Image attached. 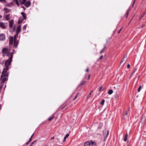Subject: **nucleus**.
Wrapping results in <instances>:
<instances>
[{"label":"nucleus","instance_id":"obj_12","mask_svg":"<svg viewBox=\"0 0 146 146\" xmlns=\"http://www.w3.org/2000/svg\"><path fill=\"white\" fill-rule=\"evenodd\" d=\"M13 23V19L11 20L9 22V26L10 28L12 27Z\"/></svg>","mask_w":146,"mask_h":146},{"label":"nucleus","instance_id":"obj_34","mask_svg":"<svg viewBox=\"0 0 146 146\" xmlns=\"http://www.w3.org/2000/svg\"><path fill=\"white\" fill-rule=\"evenodd\" d=\"M142 88V86H140L138 89V92H139L140 91L141 89Z\"/></svg>","mask_w":146,"mask_h":146},{"label":"nucleus","instance_id":"obj_16","mask_svg":"<svg viewBox=\"0 0 146 146\" xmlns=\"http://www.w3.org/2000/svg\"><path fill=\"white\" fill-rule=\"evenodd\" d=\"M4 10L5 11L6 13H9L10 11V9L6 7L4 9Z\"/></svg>","mask_w":146,"mask_h":146},{"label":"nucleus","instance_id":"obj_33","mask_svg":"<svg viewBox=\"0 0 146 146\" xmlns=\"http://www.w3.org/2000/svg\"><path fill=\"white\" fill-rule=\"evenodd\" d=\"M102 86H100L99 88V91L100 92H101V91H103V90H102Z\"/></svg>","mask_w":146,"mask_h":146},{"label":"nucleus","instance_id":"obj_49","mask_svg":"<svg viewBox=\"0 0 146 146\" xmlns=\"http://www.w3.org/2000/svg\"><path fill=\"white\" fill-rule=\"evenodd\" d=\"M13 2L16 3V2L18 1V0H13Z\"/></svg>","mask_w":146,"mask_h":146},{"label":"nucleus","instance_id":"obj_37","mask_svg":"<svg viewBox=\"0 0 146 146\" xmlns=\"http://www.w3.org/2000/svg\"><path fill=\"white\" fill-rule=\"evenodd\" d=\"M26 27H27V25H25L23 27V30H25V29H26Z\"/></svg>","mask_w":146,"mask_h":146},{"label":"nucleus","instance_id":"obj_46","mask_svg":"<svg viewBox=\"0 0 146 146\" xmlns=\"http://www.w3.org/2000/svg\"><path fill=\"white\" fill-rule=\"evenodd\" d=\"M127 67L128 68H129L130 67V65L129 64H128L127 65Z\"/></svg>","mask_w":146,"mask_h":146},{"label":"nucleus","instance_id":"obj_6","mask_svg":"<svg viewBox=\"0 0 146 146\" xmlns=\"http://www.w3.org/2000/svg\"><path fill=\"white\" fill-rule=\"evenodd\" d=\"M5 35L4 34H1L0 35V40H5Z\"/></svg>","mask_w":146,"mask_h":146},{"label":"nucleus","instance_id":"obj_8","mask_svg":"<svg viewBox=\"0 0 146 146\" xmlns=\"http://www.w3.org/2000/svg\"><path fill=\"white\" fill-rule=\"evenodd\" d=\"M21 25L18 26L17 28V30L16 31V33L19 34L21 31Z\"/></svg>","mask_w":146,"mask_h":146},{"label":"nucleus","instance_id":"obj_9","mask_svg":"<svg viewBox=\"0 0 146 146\" xmlns=\"http://www.w3.org/2000/svg\"><path fill=\"white\" fill-rule=\"evenodd\" d=\"M146 118L144 116H142L141 117V122L143 124L145 122V120Z\"/></svg>","mask_w":146,"mask_h":146},{"label":"nucleus","instance_id":"obj_42","mask_svg":"<svg viewBox=\"0 0 146 146\" xmlns=\"http://www.w3.org/2000/svg\"><path fill=\"white\" fill-rule=\"evenodd\" d=\"M137 70V68L135 69L134 70V71L132 73V74H133L134 72H135Z\"/></svg>","mask_w":146,"mask_h":146},{"label":"nucleus","instance_id":"obj_54","mask_svg":"<svg viewBox=\"0 0 146 146\" xmlns=\"http://www.w3.org/2000/svg\"><path fill=\"white\" fill-rule=\"evenodd\" d=\"M30 142H29V141L28 142H27V143H26V144L27 145H28V144L30 143Z\"/></svg>","mask_w":146,"mask_h":146},{"label":"nucleus","instance_id":"obj_51","mask_svg":"<svg viewBox=\"0 0 146 146\" xmlns=\"http://www.w3.org/2000/svg\"><path fill=\"white\" fill-rule=\"evenodd\" d=\"M135 1H134L133 3V4H132V6H133V5H134V3H135Z\"/></svg>","mask_w":146,"mask_h":146},{"label":"nucleus","instance_id":"obj_45","mask_svg":"<svg viewBox=\"0 0 146 146\" xmlns=\"http://www.w3.org/2000/svg\"><path fill=\"white\" fill-rule=\"evenodd\" d=\"M4 63V61H0V64H3Z\"/></svg>","mask_w":146,"mask_h":146},{"label":"nucleus","instance_id":"obj_22","mask_svg":"<svg viewBox=\"0 0 146 146\" xmlns=\"http://www.w3.org/2000/svg\"><path fill=\"white\" fill-rule=\"evenodd\" d=\"M86 83V81H82L80 83V84L79 85L80 86H81L82 85H83L85 83Z\"/></svg>","mask_w":146,"mask_h":146},{"label":"nucleus","instance_id":"obj_41","mask_svg":"<svg viewBox=\"0 0 146 146\" xmlns=\"http://www.w3.org/2000/svg\"><path fill=\"white\" fill-rule=\"evenodd\" d=\"M33 135V134L31 136V137L29 139V142H30L31 141V138L32 137Z\"/></svg>","mask_w":146,"mask_h":146},{"label":"nucleus","instance_id":"obj_7","mask_svg":"<svg viewBox=\"0 0 146 146\" xmlns=\"http://www.w3.org/2000/svg\"><path fill=\"white\" fill-rule=\"evenodd\" d=\"M1 79L2 80L1 84L3 85V83L5 81L7 80L8 78H4V77H2L1 78Z\"/></svg>","mask_w":146,"mask_h":146},{"label":"nucleus","instance_id":"obj_53","mask_svg":"<svg viewBox=\"0 0 146 146\" xmlns=\"http://www.w3.org/2000/svg\"><path fill=\"white\" fill-rule=\"evenodd\" d=\"M133 17L132 19H131V20L129 23V24L131 22V21H132V19H133Z\"/></svg>","mask_w":146,"mask_h":146},{"label":"nucleus","instance_id":"obj_60","mask_svg":"<svg viewBox=\"0 0 146 146\" xmlns=\"http://www.w3.org/2000/svg\"><path fill=\"white\" fill-rule=\"evenodd\" d=\"M13 53H15V52L14 50H13Z\"/></svg>","mask_w":146,"mask_h":146},{"label":"nucleus","instance_id":"obj_23","mask_svg":"<svg viewBox=\"0 0 146 146\" xmlns=\"http://www.w3.org/2000/svg\"><path fill=\"white\" fill-rule=\"evenodd\" d=\"M106 47L105 45H104V48L100 51V53L101 54L105 50V49H106Z\"/></svg>","mask_w":146,"mask_h":146},{"label":"nucleus","instance_id":"obj_64","mask_svg":"<svg viewBox=\"0 0 146 146\" xmlns=\"http://www.w3.org/2000/svg\"><path fill=\"white\" fill-rule=\"evenodd\" d=\"M29 146H32L31 145Z\"/></svg>","mask_w":146,"mask_h":146},{"label":"nucleus","instance_id":"obj_35","mask_svg":"<svg viewBox=\"0 0 146 146\" xmlns=\"http://www.w3.org/2000/svg\"><path fill=\"white\" fill-rule=\"evenodd\" d=\"M13 53V52H12L11 53H10V56L9 57H11L12 56V59Z\"/></svg>","mask_w":146,"mask_h":146},{"label":"nucleus","instance_id":"obj_50","mask_svg":"<svg viewBox=\"0 0 146 146\" xmlns=\"http://www.w3.org/2000/svg\"><path fill=\"white\" fill-rule=\"evenodd\" d=\"M121 29H122V28H121L120 29V30L119 31H118V33H120V31H121Z\"/></svg>","mask_w":146,"mask_h":146},{"label":"nucleus","instance_id":"obj_26","mask_svg":"<svg viewBox=\"0 0 146 146\" xmlns=\"http://www.w3.org/2000/svg\"><path fill=\"white\" fill-rule=\"evenodd\" d=\"M54 116L53 115H52V117H50L48 118V121H51L52 119L53 118H54Z\"/></svg>","mask_w":146,"mask_h":146},{"label":"nucleus","instance_id":"obj_57","mask_svg":"<svg viewBox=\"0 0 146 146\" xmlns=\"http://www.w3.org/2000/svg\"><path fill=\"white\" fill-rule=\"evenodd\" d=\"M92 146H96V144L94 145H92Z\"/></svg>","mask_w":146,"mask_h":146},{"label":"nucleus","instance_id":"obj_20","mask_svg":"<svg viewBox=\"0 0 146 146\" xmlns=\"http://www.w3.org/2000/svg\"><path fill=\"white\" fill-rule=\"evenodd\" d=\"M69 134H67L66 135H65V137H64V139L63 140V142H64L66 140V139L69 136Z\"/></svg>","mask_w":146,"mask_h":146},{"label":"nucleus","instance_id":"obj_17","mask_svg":"<svg viewBox=\"0 0 146 146\" xmlns=\"http://www.w3.org/2000/svg\"><path fill=\"white\" fill-rule=\"evenodd\" d=\"M90 143L89 141H87L85 143L84 146H90Z\"/></svg>","mask_w":146,"mask_h":146},{"label":"nucleus","instance_id":"obj_13","mask_svg":"<svg viewBox=\"0 0 146 146\" xmlns=\"http://www.w3.org/2000/svg\"><path fill=\"white\" fill-rule=\"evenodd\" d=\"M7 49L6 48H3L2 50V52L3 54H4L6 53L7 52Z\"/></svg>","mask_w":146,"mask_h":146},{"label":"nucleus","instance_id":"obj_52","mask_svg":"<svg viewBox=\"0 0 146 146\" xmlns=\"http://www.w3.org/2000/svg\"><path fill=\"white\" fill-rule=\"evenodd\" d=\"M90 75H89L88 76V80L90 78Z\"/></svg>","mask_w":146,"mask_h":146},{"label":"nucleus","instance_id":"obj_61","mask_svg":"<svg viewBox=\"0 0 146 146\" xmlns=\"http://www.w3.org/2000/svg\"><path fill=\"white\" fill-rule=\"evenodd\" d=\"M10 4V5H12L13 3H11Z\"/></svg>","mask_w":146,"mask_h":146},{"label":"nucleus","instance_id":"obj_32","mask_svg":"<svg viewBox=\"0 0 146 146\" xmlns=\"http://www.w3.org/2000/svg\"><path fill=\"white\" fill-rule=\"evenodd\" d=\"M118 92H117L116 93V94L115 95V98H117V97H118Z\"/></svg>","mask_w":146,"mask_h":146},{"label":"nucleus","instance_id":"obj_55","mask_svg":"<svg viewBox=\"0 0 146 146\" xmlns=\"http://www.w3.org/2000/svg\"><path fill=\"white\" fill-rule=\"evenodd\" d=\"M15 27H14L13 28V31H15Z\"/></svg>","mask_w":146,"mask_h":146},{"label":"nucleus","instance_id":"obj_24","mask_svg":"<svg viewBox=\"0 0 146 146\" xmlns=\"http://www.w3.org/2000/svg\"><path fill=\"white\" fill-rule=\"evenodd\" d=\"M127 137H128V134H127L125 135L124 138V141H127Z\"/></svg>","mask_w":146,"mask_h":146},{"label":"nucleus","instance_id":"obj_10","mask_svg":"<svg viewBox=\"0 0 146 146\" xmlns=\"http://www.w3.org/2000/svg\"><path fill=\"white\" fill-rule=\"evenodd\" d=\"M13 37L10 36L9 39V44L10 45H12L13 44Z\"/></svg>","mask_w":146,"mask_h":146},{"label":"nucleus","instance_id":"obj_18","mask_svg":"<svg viewBox=\"0 0 146 146\" xmlns=\"http://www.w3.org/2000/svg\"><path fill=\"white\" fill-rule=\"evenodd\" d=\"M23 21V19H22L21 17H19V20L18 21V23L20 24Z\"/></svg>","mask_w":146,"mask_h":146},{"label":"nucleus","instance_id":"obj_15","mask_svg":"<svg viewBox=\"0 0 146 146\" xmlns=\"http://www.w3.org/2000/svg\"><path fill=\"white\" fill-rule=\"evenodd\" d=\"M21 14L23 17V19H25L26 18V14L24 12H23L21 13Z\"/></svg>","mask_w":146,"mask_h":146},{"label":"nucleus","instance_id":"obj_39","mask_svg":"<svg viewBox=\"0 0 146 146\" xmlns=\"http://www.w3.org/2000/svg\"><path fill=\"white\" fill-rule=\"evenodd\" d=\"M0 2H3L5 3H6V1L5 0H0Z\"/></svg>","mask_w":146,"mask_h":146},{"label":"nucleus","instance_id":"obj_44","mask_svg":"<svg viewBox=\"0 0 146 146\" xmlns=\"http://www.w3.org/2000/svg\"><path fill=\"white\" fill-rule=\"evenodd\" d=\"M17 5V6L19 7V3H18V1H17V2H16L15 3Z\"/></svg>","mask_w":146,"mask_h":146},{"label":"nucleus","instance_id":"obj_59","mask_svg":"<svg viewBox=\"0 0 146 146\" xmlns=\"http://www.w3.org/2000/svg\"><path fill=\"white\" fill-rule=\"evenodd\" d=\"M34 142H35V141H34V142H33L31 143V145H32H32L33 144V143H34Z\"/></svg>","mask_w":146,"mask_h":146},{"label":"nucleus","instance_id":"obj_5","mask_svg":"<svg viewBox=\"0 0 146 146\" xmlns=\"http://www.w3.org/2000/svg\"><path fill=\"white\" fill-rule=\"evenodd\" d=\"M127 60V58L126 56H124L122 59L121 61L120 64H124L126 62Z\"/></svg>","mask_w":146,"mask_h":146},{"label":"nucleus","instance_id":"obj_14","mask_svg":"<svg viewBox=\"0 0 146 146\" xmlns=\"http://www.w3.org/2000/svg\"><path fill=\"white\" fill-rule=\"evenodd\" d=\"M18 44V41L14 40V46L15 47L17 48Z\"/></svg>","mask_w":146,"mask_h":146},{"label":"nucleus","instance_id":"obj_25","mask_svg":"<svg viewBox=\"0 0 146 146\" xmlns=\"http://www.w3.org/2000/svg\"><path fill=\"white\" fill-rule=\"evenodd\" d=\"M113 92V90H110L108 92V94H111Z\"/></svg>","mask_w":146,"mask_h":146},{"label":"nucleus","instance_id":"obj_30","mask_svg":"<svg viewBox=\"0 0 146 146\" xmlns=\"http://www.w3.org/2000/svg\"><path fill=\"white\" fill-rule=\"evenodd\" d=\"M104 102H105L104 100H102V101H101V102H100V104L102 105H103L104 104Z\"/></svg>","mask_w":146,"mask_h":146},{"label":"nucleus","instance_id":"obj_38","mask_svg":"<svg viewBox=\"0 0 146 146\" xmlns=\"http://www.w3.org/2000/svg\"><path fill=\"white\" fill-rule=\"evenodd\" d=\"M78 93L77 94V95L73 99V100H75L77 98L78 95Z\"/></svg>","mask_w":146,"mask_h":146},{"label":"nucleus","instance_id":"obj_1","mask_svg":"<svg viewBox=\"0 0 146 146\" xmlns=\"http://www.w3.org/2000/svg\"><path fill=\"white\" fill-rule=\"evenodd\" d=\"M12 60L11 56V57H9V59H7L5 61V66L7 70H9V66L11 64Z\"/></svg>","mask_w":146,"mask_h":146},{"label":"nucleus","instance_id":"obj_47","mask_svg":"<svg viewBox=\"0 0 146 146\" xmlns=\"http://www.w3.org/2000/svg\"><path fill=\"white\" fill-rule=\"evenodd\" d=\"M88 70H89V68H88L86 69V72H88Z\"/></svg>","mask_w":146,"mask_h":146},{"label":"nucleus","instance_id":"obj_3","mask_svg":"<svg viewBox=\"0 0 146 146\" xmlns=\"http://www.w3.org/2000/svg\"><path fill=\"white\" fill-rule=\"evenodd\" d=\"M106 130H104V133H103V135L104 136V141H105L109 133V130H108L107 131L106 134V135H105V134L106 133Z\"/></svg>","mask_w":146,"mask_h":146},{"label":"nucleus","instance_id":"obj_43","mask_svg":"<svg viewBox=\"0 0 146 146\" xmlns=\"http://www.w3.org/2000/svg\"><path fill=\"white\" fill-rule=\"evenodd\" d=\"M103 57V55H101L100 56V57L99 59L100 60H101L102 59V57Z\"/></svg>","mask_w":146,"mask_h":146},{"label":"nucleus","instance_id":"obj_48","mask_svg":"<svg viewBox=\"0 0 146 146\" xmlns=\"http://www.w3.org/2000/svg\"><path fill=\"white\" fill-rule=\"evenodd\" d=\"M10 55V53H9L7 54V56H9Z\"/></svg>","mask_w":146,"mask_h":146},{"label":"nucleus","instance_id":"obj_31","mask_svg":"<svg viewBox=\"0 0 146 146\" xmlns=\"http://www.w3.org/2000/svg\"><path fill=\"white\" fill-rule=\"evenodd\" d=\"M129 13V9L127 10L126 12V18H127L128 17Z\"/></svg>","mask_w":146,"mask_h":146},{"label":"nucleus","instance_id":"obj_62","mask_svg":"<svg viewBox=\"0 0 146 146\" xmlns=\"http://www.w3.org/2000/svg\"><path fill=\"white\" fill-rule=\"evenodd\" d=\"M123 116H124V117L125 116V115H124V114H123Z\"/></svg>","mask_w":146,"mask_h":146},{"label":"nucleus","instance_id":"obj_63","mask_svg":"<svg viewBox=\"0 0 146 146\" xmlns=\"http://www.w3.org/2000/svg\"><path fill=\"white\" fill-rule=\"evenodd\" d=\"M144 26H145V25H143V26H142V27H143Z\"/></svg>","mask_w":146,"mask_h":146},{"label":"nucleus","instance_id":"obj_19","mask_svg":"<svg viewBox=\"0 0 146 146\" xmlns=\"http://www.w3.org/2000/svg\"><path fill=\"white\" fill-rule=\"evenodd\" d=\"M10 14H8L6 15L5 18L7 20H9L10 19Z\"/></svg>","mask_w":146,"mask_h":146},{"label":"nucleus","instance_id":"obj_58","mask_svg":"<svg viewBox=\"0 0 146 146\" xmlns=\"http://www.w3.org/2000/svg\"><path fill=\"white\" fill-rule=\"evenodd\" d=\"M127 111H126V113H125V115H127Z\"/></svg>","mask_w":146,"mask_h":146},{"label":"nucleus","instance_id":"obj_27","mask_svg":"<svg viewBox=\"0 0 146 146\" xmlns=\"http://www.w3.org/2000/svg\"><path fill=\"white\" fill-rule=\"evenodd\" d=\"M27 0H22V1L21 2V4H23L25 3V2ZM21 0H19V1L21 2Z\"/></svg>","mask_w":146,"mask_h":146},{"label":"nucleus","instance_id":"obj_36","mask_svg":"<svg viewBox=\"0 0 146 146\" xmlns=\"http://www.w3.org/2000/svg\"><path fill=\"white\" fill-rule=\"evenodd\" d=\"M145 13H143V15H142L140 19H141L145 15Z\"/></svg>","mask_w":146,"mask_h":146},{"label":"nucleus","instance_id":"obj_28","mask_svg":"<svg viewBox=\"0 0 146 146\" xmlns=\"http://www.w3.org/2000/svg\"><path fill=\"white\" fill-rule=\"evenodd\" d=\"M93 92V90H92L91 91V92H90V93L89 94L88 96V97H87V98H89L91 96V94Z\"/></svg>","mask_w":146,"mask_h":146},{"label":"nucleus","instance_id":"obj_11","mask_svg":"<svg viewBox=\"0 0 146 146\" xmlns=\"http://www.w3.org/2000/svg\"><path fill=\"white\" fill-rule=\"evenodd\" d=\"M31 5V3L29 1H27L25 4V5L26 7H29Z\"/></svg>","mask_w":146,"mask_h":146},{"label":"nucleus","instance_id":"obj_4","mask_svg":"<svg viewBox=\"0 0 146 146\" xmlns=\"http://www.w3.org/2000/svg\"><path fill=\"white\" fill-rule=\"evenodd\" d=\"M8 26L7 23L0 22V26L3 29H5Z\"/></svg>","mask_w":146,"mask_h":146},{"label":"nucleus","instance_id":"obj_29","mask_svg":"<svg viewBox=\"0 0 146 146\" xmlns=\"http://www.w3.org/2000/svg\"><path fill=\"white\" fill-rule=\"evenodd\" d=\"M90 142H91V144L92 146L94 145V144H96V143L95 142L93 141L92 140L90 141Z\"/></svg>","mask_w":146,"mask_h":146},{"label":"nucleus","instance_id":"obj_40","mask_svg":"<svg viewBox=\"0 0 146 146\" xmlns=\"http://www.w3.org/2000/svg\"><path fill=\"white\" fill-rule=\"evenodd\" d=\"M6 6L10 7L11 6V5H10V4H7L6 5Z\"/></svg>","mask_w":146,"mask_h":146},{"label":"nucleus","instance_id":"obj_2","mask_svg":"<svg viewBox=\"0 0 146 146\" xmlns=\"http://www.w3.org/2000/svg\"><path fill=\"white\" fill-rule=\"evenodd\" d=\"M8 70H7L6 68H4L3 72H2L1 75V77H8L9 76V74L7 72V71Z\"/></svg>","mask_w":146,"mask_h":146},{"label":"nucleus","instance_id":"obj_21","mask_svg":"<svg viewBox=\"0 0 146 146\" xmlns=\"http://www.w3.org/2000/svg\"><path fill=\"white\" fill-rule=\"evenodd\" d=\"M18 34L16 33L14 36V40H16L17 39V38L18 36Z\"/></svg>","mask_w":146,"mask_h":146},{"label":"nucleus","instance_id":"obj_56","mask_svg":"<svg viewBox=\"0 0 146 146\" xmlns=\"http://www.w3.org/2000/svg\"><path fill=\"white\" fill-rule=\"evenodd\" d=\"M54 139V137H52V138L51 139Z\"/></svg>","mask_w":146,"mask_h":146}]
</instances>
